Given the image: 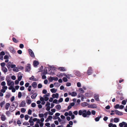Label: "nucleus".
<instances>
[{"label": "nucleus", "instance_id": "f257e3e1", "mask_svg": "<svg viewBox=\"0 0 127 127\" xmlns=\"http://www.w3.org/2000/svg\"><path fill=\"white\" fill-rule=\"evenodd\" d=\"M78 113L79 115H82L83 117L85 118L88 117V116L91 114V112L89 110L87 111L86 110H80L79 111Z\"/></svg>", "mask_w": 127, "mask_h": 127}, {"label": "nucleus", "instance_id": "f03ea898", "mask_svg": "<svg viewBox=\"0 0 127 127\" xmlns=\"http://www.w3.org/2000/svg\"><path fill=\"white\" fill-rule=\"evenodd\" d=\"M31 69V65L29 64H28L27 66L25 67V71L26 72H29Z\"/></svg>", "mask_w": 127, "mask_h": 127}, {"label": "nucleus", "instance_id": "7ed1b4c3", "mask_svg": "<svg viewBox=\"0 0 127 127\" xmlns=\"http://www.w3.org/2000/svg\"><path fill=\"white\" fill-rule=\"evenodd\" d=\"M28 51L30 56L32 58H34L35 55L32 50L31 49H29Z\"/></svg>", "mask_w": 127, "mask_h": 127}, {"label": "nucleus", "instance_id": "20e7f679", "mask_svg": "<svg viewBox=\"0 0 127 127\" xmlns=\"http://www.w3.org/2000/svg\"><path fill=\"white\" fill-rule=\"evenodd\" d=\"M58 78L57 77H50L49 78V81L50 82H52L53 80L55 81H57L58 80Z\"/></svg>", "mask_w": 127, "mask_h": 127}, {"label": "nucleus", "instance_id": "39448f33", "mask_svg": "<svg viewBox=\"0 0 127 127\" xmlns=\"http://www.w3.org/2000/svg\"><path fill=\"white\" fill-rule=\"evenodd\" d=\"M7 85L8 86L14 85V83L13 81H11L9 79L7 80Z\"/></svg>", "mask_w": 127, "mask_h": 127}, {"label": "nucleus", "instance_id": "423d86ee", "mask_svg": "<svg viewBox=\"0 0 127 127\" xmlns=\"http://www.w3.org/2000/svg\"><path fill=\"white\" fill-rule=\"evenodd\" d=\"M88 107L89 108H96L97 107V106L95 104H93L88 106Z\"/></svg>", "mask_w": 127, "mask_h": 127}, {"label": "nucleus", "instance_id": "0eeeda50", "mask_svg": "<svg viewBox=\"0 0 127 127\" xmlns=\"http://www.w3.org/2000/svg\"><path fill=\"white\" fill-rule=\"evenodd\" d=\"M9 50L10 51L13 53H14L15 52V51L14 48L12 47H10L9 48Z\"/></svg>", "mask_w": 127, "mask_h": 127}, {"label": "nucleus", "instance_id": "6e6552de", "mask_svg": "<svg viewBox=\"0 0 127 127\" xmlns=\"http://www.w3.org/2000/svg\"><path fill=\"white\" fill-rule=\"evenodd\" d=\"M18 103L17 102L15 101L13 102L12 103V104L11 105V106L14 107L16 108L18 106Z\"/></svg>", "mask_w": 127, "mask_h": 127}, {"label": "nucleus", "instance_id": "1a4fd4ad", "mask_svg": "<svg viewBox=\"0 0 127 127\" xmlns=\"http://www.w3.org/2000/svg\"><path fill=\"white\" fill-rule=\"evenodd\" d=\"M88 68L87 72V73L88 75H89L92 74V70L91 67H89Z\"/></svg>", "mask_w": 127, "mask_h": 127}, {"label": "nucleus", "instance_id": "9d476101", "mask_svg": "<svg viewBox=\"0 0 127 127\" xmlns=\"http://www.w3.org/2000/svg\"><path fill=\"white\" fill-rule=\"evenodd\" d=\"M26 104L25 102V100L22 101L21 102L19 105V106L20 107H24L25 106V105Z\"/></svg>", "mask_w": 127, "mask_h": 127}, {"label": "nucleus", "instance_id": "9b49d317", "mask_svg": "<svg viewBox=\"0 0 127 127\" xmlns=\"http://www.w3.org/2000/svg\"><path fill=\"white\" fill-rule=\"evenodd\" d=\"M115 112L116 114L118 115H123V114L121 112H120L117 110H115Z\"/></svg>", "mask_w": 127, "mask_h": 127}, {"label": "nucleus", "instance_id": "f8f14e48", "mask_svg": "<svg viewBox=\"0 0 127 127\" xmlns=\"http://www.w3.org/2000/svg\"><path fill=\"white\" fill-rule=\"evenodd\" d=\"M52 97L54 98H58L59 97V95L58 93L56 94H53L52 95Z\"/></svg>", "mask_w": 127, "mask_h": 127}, {"label": "nucleus", "instance_id": "ddd939ff", "mask_svg": "<svg viewBox=\"0 0 127 127\" xmlns=\"http://www.w3.org/2000/svg\"><path fill=\"white\" fill-rule=\"evenodd\" d=\"M1 119L2 121H4L6 120V118L4 115L2 114L1 115Z\"/></svg>", "mask_w": 127, "mask_h": 127}, {"label": "nucleus", "instance_id": "4468645a", "mask_svg": "<svg viewBox=\"0 0 127 127\" xmlns=\"http://www.w3.org/2000/svg\"><path fill=\"white\" fill-rule=\"evenodd\" d=\"M74 73L77 76H81V74L80 72L78 71H74Z\"/></svg>", "mask_w": 127, "mask_h": 127}, {"label": "nucleus", "instance_id": "2eb2a0df", "mask_svg": "<svg viewBox=\"0 0 127 127\" xmlns=\"http://www.w3.org/2000/svg\"><path fill=\"white\" fill-rule=\"evenodd\" d=\"M58 69L62 71H66V69L64 67H60L58 68Z\"/></svg>", "mask_w": 127, "mask_h": 127}, {"label": "nucleus", "instance_id": "dca6fc26", "mask_svg": "<svg viewBox=\"0 0 127 127\" xmlns=\"http://www.w3.org/2000/svg\"><path fill=\"white\" fill-rule=\"evenodd\" d=\"M99 96L98 95H94V98L95 100L97 101L99 100Z\"/></svg>", "mask_w": 127, "mask_h": 127}, {"label": "nucleus", "instance_id": "f3484780", "mask_svg": "<svg viewBox=\"0 0 127 127\" xmlns=\"http://www.w3.org/2000/svg\"><path fill=\"white\" fill-rule=\"evenodd\" d=\"M10 104L9 103H6L5 106V108L6 110H7L9 108L10 106Z\"/></svg>", "mask_w": 127, "mask_h": 127}, {"label": "nucleus", "instance_id": "a211bd4d", "mask_svg": "<svg viewBox=\"0 0 127 127\" xmlns=\"http://www.w3.org/2000/svg\"><path fill=\"white\" fill-rule=\"evenodd\" d=\"M39 64V62L37 61H35L33 62V65L35 67L37 66Z\"/></svg>", "mask_w": 127, "mask_h": 127}, {"label": "nucleus", "instance_id": "6ab92c4d", "mask_svg": "<svg viewBox=\"0 0 127 127\" xmlns=\"http://www.w3.org/2000/svg\"><path fill=\"white\" fill-rule=\"evenodd\" d=\"M29 79L30 80L34 81H36L37 80V79L36 78H35L34 76H32Z\"/></svg>", "mask_w": 127, "mask_h": 127}, {"label": "nucleus", "instance_id": "aec40b11", "mask_svg": "<svg viewBox=\"0 0 127 127\" xmlns=\"http://www.w3.org/2000/svg\"><path fill=\"white\" fill-rule=\"evenodd\" d=\"M32 85L33 87L35 88L37 87V83L36 82H34L32 84Z\"/></svg>", "mask_w": 127, "mask_h": 127}, {"label": "nucleus", "instance_id": "412c9836", "mask_svg": "<svg viewBox=\"0 0 127 127\" xmlns=\"http://www.w3.org/2000/svg\"><path fill=\"white\" fill-rule=\"evenodd\" d=\"M5 55V53L4 51H2L0 53V56H1L2 58H0V59L2 60L3 59V57L2 56L4 55Z\"/></svg>", "mask_w": 127, "mask_h": 127}, {"label": "nucleus", "instance_id": "4be33fe9", "mask_svg": "<svg viewBox=\"0 0 127 127\" xmlns=\"http://www.w3.org/2000/svg\"><path fill=\"white\" fill-rule=\"evenodd\" d=\"M89 104L86 102H83L81 104V105L83 107H85L88 106Z\"/></svg>", "mask_w": 127, "mask_h": 127}, {"label": "nucleus", "instance_id": "5701e85b", "mask_svg": "<svg viewBox=\"0 0 127 127\" xmlns=\"http://www.w3.org/2000/svg\"><path fill=\"white\" fill-rule=\"evenodd\" d=\"M101 117V115L98 116L97 117L95 118V120L96 122H98L99 120L100 119Z\"/></svg>", "mask_w": 127, "mask_h": 127}, {"label": "nucleus", "instance_id": "b1692460", "mask_svg": "<svg viewBox=\"0 0 127 127\" xmlns=\"http://www.w3.org/2000/svg\"><path fill=\"white\" fill-rule=\"evenodd\" d=\"M2 70L4 73L7 72V69L5 67H3L2 68Z\"/></svg>", "mask_w": 127, "mask_h": 127}, {"label": "nucleus", "instance_id": "393cba45", "mask_svg": "<svg viewBox=\"0 0 127 127\" xmlns=\"http://www.w3.org/2000/svg\"><path fill=\"white\" fill-rule=\"evenodd\" d=\"M37 95V93L33 94L31 96V97L32 99H34L36 98Z\"/></svg>", "mask_w": 127, "mask_h": 127}, {"label": "nucleus", "instance_id": "a878e982", "mask_svg": "<svg viewBox=\"0 0 127 127\" xmlns=\"http://www.w3.org/2000/svg\"><path fill=\"white\" fill-rule=\"evenodd\" d=\"M5 101H3L0 103V106L1 108H2L3 106L5 104Z\"/></svg>", "mask_w": 127, "mask_h": 127}, {"label": "nucleus", "instance_id": "bb28decb", "mask_svg": "<svg viewBox=\"0 0 127 127\" xmlns=\"http://www.w3.org/2000/svg\"><path fill=\"white\" fill-rule=\"evenodd\" d=\"M11 64L10 62H9L6 64V66L9 69L10 68L11 66Z\"/></svg>", "mask_w": 127, "mask_h": 127}, {"label": "nucleus", "instance_id": "cd10ccee", "mask_svg": "<svg viewBox=\"0 0 127 127\" xmlns=\"http://www.w3.org/2000/svg\"><path fill=\"white\" fill-rule=\"evenodd\" d=\"M85 95L87 97H90L92 96V95L90 93H86L85 94Z\"/></svg>", "mask_w": 127, "mask_h": 127}, {"label": "nucleus", "instance_id": "c85d7f7f", "mask_svg": "<svg viewBox=\"0 0 127 127\" xmlns=\"http://www.w3.org/2000/svg\"><path fill=\"white\" fill-rule=\"evenodd\" d=\"M57 89H55L54 88H52L50 90L51 91L52 93H56L57 91Z\"/></svg>", "mask_w": 127, "mask_h": 127}, {"label": "nucleus", "instance_id": "c756f323", "mask_svg": "<svg viewBox=\"0 0 127 127\" xmlns=\"http://www.w3.org/2000/svg\"><path fill=\"white\" fill-rule=\"evenodd\" d=\"M125 124V122H123L122 123H120L119 124V126L120 127H123Z\"/></svg>", "mask_w": 127, "mask_h": 127}, {"label": "nucleus", "instance_id": "7c9ffc66", "mask_svg": "<svg viewBox=\"0 0 127 127\" xmlns=\"http://www.w3.org/2000/svg\"><path fill=\"white\" fill-rule=\"evenodd\" d=\"M56 107L57 109L58 110H60L61 108V106L59 104H58L56 105Z\"/></svg>", "mask_w": 127, "mask_h": 127}, {"label": "nucleus", "instance_id": "2f4dec72", "mask_svg": "<svg viewBox=\"0 0 127 127\" xmlns=\"http://www.w3.org/2000/svg\"><path fill=\"white\" fill-rule=\"evenodd\" d=\"M16 109V108L15 107H12L11 106L10 109V111L11 112H12L15 110Z\"/></svg>", "mask_w": 127, "mask_h": 127}, {"label": "nucleus", "instance_id": "473e14b6", "mask_svg": "<svg viewBox=\"0 0 127 127\" xmlns=\"http://www.w3.org/2000/svg\"><path fill=\"white\" fill-rule=\"evenodd\" d=\"M114 121L115 123H117L119 121V119L117 118H115L114 119Z\"/></svg>", "mask_w": 127, "mask_h": 127}, {"label": "nucleus", "instance_id": "72a5a7b5", "mask_svg": "<svg viewBox=\"0 0 127 127\" xmlns=\"http://www.w3.org/2000/svg\"><path fill=\"white\" fill-rule=\"evenodd\" d=\"M13 71H14L18 72L19 71L18 68L17 67H15L13 68Z\"/></svg>", "mask_w": 127, "mask_h": 127}, {"label": "nucleus", "instance_id": "f704fd0d", "mask_svg": "<svg viewBox=\"0 0 127 127\" xmlns=\"http://www.w3.org/2000/svg\"><path fill=\"white\" fill-rule=\"evenodd\" d=\"M26 101L27 103L28 104H30L31 103V100H29V99H27L26 100Z\"/></svg>", "mask_w": 127, "mask_h": 127}, {"label": "nucleus", "instance_id": "c9c22d12", "mask_svg": "<svg viewBox=\"0 0 127 127\" xmlns=\"http://www.w3.org/2000/svg\"><path fill=\"white\" fill-rule=\"evenodd\" d=\"M79 91H80V92L82 93H84V90H83L82 88H80L79 89Z\"/></svg>", "mask_w": 127, "mask_h": 127}, {"label": "nucleus", "instance_id": "e433bc0d", "mask_svg": "<svg viewBox=\"0 0 127 127\" xmlns=\"http://www.w3.org/2000/svg\"><path fill=\"white\" fill-rule=\"evenodd\" d=\"M70 77H73V76L71 74H68L67 76H66V77L68 79H70Z\"/></svg>", "mask_w": 127, "mask_h": 127}, {"label": "nucleus", "instance_id": "4c0bfd02", "mask_svg": "<svg viewBox=\"0 0 127 127\" xmlns=\"http://www.w3.org/2000/svg\"><path fill=\"white\" fill-rule=\"evenodd\" d=\"M77 94L75 92H73L72 93V96H75L77 95Z\"/></svg>", "mask_w": 127, "mask_h": 127}, {"label": "nucleus", "instance_id": "58836bf2", "mask_svg": "<svg viewBox=\"0 0 127 127\" xmlns=\"http://www.w3.org/2000/svg\"><path fill=\"white\" fill-rule=\"evenodd\" d=\"M12 40L15 43H17L18 42V40H17L15 38L13 37Z\"/></svg>", "mask_w": 127, "mask_h": 127}, {"label": "nucleus", "instance_id": "ea45409f", "mask_svg": "<svg viewBox=\"0 0 127 127\" xmlns=\"http://www.w3.org/2000/svg\"><path fill=\"white\" fill-rule=\"evenodd\" d=\"M81 100L82 101H84V98H86L85 97V96L83 95H81Z\"/></svg>", "mask_w": 127, "mask_h": 127}, {"label": "nucleus", "instance_id": "a19ab883", "mask_svg": "<svg viewBox=\"0 0 127 127\" xmlns=\"http://www.w3.org/2000/svg\"><path fill=\"white\" fill-rule=\"evenodd\" d=\"M5 114L8 116H9L10 115V111H6L5 112Z\"/></svg>", "mask_w": 127, "mask_h": 127}, {"label": "nucleus", "instance_id": "79ce46f5", "mask_svg": "<svg viewBox=\"0 0 127 127\" xmlns=\"http://www.w3.org/2000/svg\"><path fill=\"white\" fill-rule=\"evenodd\" d=\"M22 93L21 92H19L18 94V96L19 98H21L22 96Z\"/></svg>", "mask_w": 127, "mask_h": 127}, {"label": "nucleus", "instance_id": "37998d69", "mask_svg": "<svg viewBox=\"0 0 127 127\" xmlns=\"http://www.w3.org/2000/svg\"><path fill=\"white\" fill-rule=\"evenodd\" d=\"M32 117L31 116L30 118V119L29 121V122L30 123H33V122L32 121Z\"/></svg>", "mask_w": 127, "mask_h": 127}, {"label": "nucleus", "instance_id": "c03bdc74", "mask_svg": "<svg viewBox=\"0 0 127 127\" xmlns=\"http://www.w3.org/2000/svg\"><path fill=\"white\" fill-rule=\"evenodd\" d=\"M26 109L24 108H22L21 109V112L23 113H24L26 111Z\"/></svg>", "mask_w": 127, "mask_h": 127}, {"label": "nucleus", "instance_id": "a18cd8bd", "mask_svg": "<svg viewBox=\"0 0 127 127\" xmlns=\"http://www.w3.org/2000/svg\"><path fill=\"white\" fill-rule=\"evenodd\" d=\"M119 104H117L114 106V108L116 109H118L119 108Z\"/></svg>", "mask_w": 127, "mask_h": 127}, {"label": "nucleus", "instance_id": "49530a36", "mask_svg": "<svg viewBox=\"0 0 127 127\" xmlns=\"http://www.w3.org/2000/svg\"><path fill=\"white\" fill-rule=\"evenodd\" d=\"M63 81L65 82H67L68 81L67 78L65 77H64L63 78Z\"/></svg>", "mask_w": 127, "mask_h": 127}, {"label": "nucleus", "instance_id": "de8ad7c7", "mask_svg": "<svg viewBox=\"0 0 127 127\" xmlns=\"http://www.w3.org/2000/svg\"><path fill=\"white\" fill-rule=\"evenodd\" d=\"M10 96V94L9 93H8L6 95V96H5V97L6 98H8Z\"/></svg>", "mask_w": 127, "mask_h": 127}, {"label": "nucleus", "instance_id": "09e8293b", "mask_svg": "<svg viewBox=\"0 0 127 127\" xmlns=\"http://www.w3.org/2000/svg\"><path fill=\"white\" fill-rule=\"evenodd\" d=\"M47 69H44V72H43V74L44 75H45L47 73Z\"/></svg>", "mask_w": 127, "mask_h": 127}, {"label": "nucleus", "instance_id": "8fccbe9b", "mask_svg": "<svg viewBox=\"0 0 127 127\" xmlns=\"http://www.w3.org/2000/svg\"><path fill=\"white\" fill-rule=\"evenodd\" d=\"M39 117L40 118H42L44 116V114H39L38 115Z\"/></svg>", "mask_w": 127, "mask_h": 127}, {"label": "nucleus", "instance_id": "3c124183", "mask_svg": "<svg viewBox=\"0 0 127 127\" xmlns=\"http://www.w3.org/2000/svg\"><path fill=\"white\" fill-rule=\"evenodd\" d=\"M29 124L28 122H25L23 123V125H24L28 126L29 125Z\"/></svg>", "mask_w": 127, "mask_h": 127}, {"label": "nucleus", "instance_id": "603ef678", "mask_svg": "<svg viewBox=\"0 0 127 127\" xmlns=\"http://www.w3.org/2000/svg\"><path fill=\"white\" fill-rule=\"evenodd\" d=\"M32 111L30 109H29L28 112V113L29 115H31L32 114Z\"/></svg>", "mask_w": 127, "mask_h": 127}, {"label": "nucleus", "instance_id": "864d4df0", "mask_svg": "<svg viewBox=\"0 0 127 127\" xmlns=\"http://www.w3.org/2000/svg\"><path fill=\"white\" fill-rule=\"evenodd\" d=\"M42 87V85L41 84H39L38 85V88L39 89L41 88Z\"/></svg>", "mask_w": 127, "mask_h": 127}, {"label": "nucleus", "instance_id": "5fc2aeb1", "mask_svg": "<svg viewBox=\"0 0 127 127\" xmlns=\"http://www.w3.org/2000/svg\"><path fill=\"white\" fill-rule=\"evenodd\" d=\"M31 105L32 107H34L36 106V104L35 103H32Z\"/></svg>", "mask_w": 127, "mask_h": 127}, {"label": "nucleus", "instance_id": "6e6d98bb", "mask_svg": "<svg viewBox=\"0 0 127 127\" xmlns=\"http://www.w3.org/2000/svg\"><path fill=\"white\" fill-rule=\"evenodd\" d=\"M29 117V116L28 115H26L25 116V119L26 120H27Z\"/></svg>", "mask_w": 127, "mask_h": 127}, {"label": "nucleus", "instance_id": "4d7b16f0", "mask_svg": "<svg viewBox=\"0 0 127 127\" xmlns=\"http://www.w3.org/2000/svg\"><path fill=\"white\" fill-rule=\"evenodd\" d=\"M18 80L19 81H20L21 80L22 77V76H20L19 77L18 76Z\"/></svg>", "mask_w": 127, "mask_h": 127}, {"label": "nucleus", "instance_id": "13d9d810", "mask_svg": "<svg viewBox=\"0 0 127 127\" xmlns=\"http://www.w3.org/2000/svg\"><path fill=\"white\" fill-rule=\"evenodd\" d=\"M5 84H6V83H5V82H4V81L2 82L1 84V86H5Z\"/></svg>", "mask_w": 127, "mask_h": 127}, {"label": "nucleus", "instance_id": "bf43d9fd", "mask_svg": "<svg viewBox=\"0 0 127 127\" xmlns=\"http://www.w3.org/2000/svg\"><path fill=\"white\" fill-rule=\"evenodd\" d=\"M126 101L125 100H123L122 102V104L124 105H125L126 104Z\"/></svg>", "mask_w": 127, "mask_h": 127}, {"label": "nucleus", "instance_id": "052dcab7", "mask_svg": "<svg viewBox=\"0 0 127 127\" xmlns=\"http://www.w3.org/2000/svg\"><path fill=\"white\" fill-rule=\"evenodd\" d=\"M19 47L21 48H23L24 47V45L23 44H20Z\"/></svg>", "mask_w": 127, "mask_h": 127}, {"label": "nucleus", "instance_id": "680f3d73", "mask_svg": "<svg viewBox=\"0 0 127 127\" xmlns=\"http://www.w3.org/2000/svg\"><path fill=\"white\" fill-rule=\"evenodd\" d=\"M15 99V97L14 96H12L10 99V101L11 102L13 101Z\"/></svg>", "mask_w": 127, "mask_h": 127}, {"label": "nucleus", "instance_id": "e2e57ef3", "mask_svg": "<svg viewBox=\"0 0 127 127\" xmlns=\"http://www.w3.org/2000/svg\"><path fill=\"white\" fill-rule=\"evenodd\" d=\"M0 65L2 67H3L5 65V63H1Z\"/></svg>", "mask_w": 127, "mask_h": 127}, {"label": "nucleus", "instance_id": "0e129e2a", "mask_svg": "<svg viewBox=\"0 0 127 127\" xmlns=\"http://www.w3.org/2000/svg\"><path fill=\"white\" fill-rule=\"evenodd\" d=\"M81 85V84L80 82H78L77 83V86L78 87H80Z\"/></svg>", "mask_w": 127, "mask_h": 127}, {"label": "nucleus", "instance_id": "69168bd1", "mask_svg": "<svg viewBox=\"0 0 127 127\" xmlns=\"http://www.w3.org/2000/svg\"><path fill=\"white\" fill-rule=\"evenodd\" d=\"M57 101L58 100L57 99H55L53 101V102L54 103L58 104V103H57Z\"/></svg>", "mask_w": 127, "mask_h": 127}, {"label": "nucleus", "instance_id": "338daca9", "mask_svg": "<svg viewBox=\"0 0 127 127\" xmlns=\"http://www.w3.org/2000/svg\"><path fill=\"white\" fill-rule=\"evenodd\" d=\"M29 84H30L29 83H28V82L27 83L25 84V86L26 87H27L29 86Z\"/></svg>", "mask_w": 127, "mask_h": 127}, {"label": "nucleus", "instance_id": "774afa93", "mask_svg": "<svg viewBox=\"0 0 127 127\" xmlns=\"http://www.w3.org/2000/svg\"><path fill=\"white\" fill-rule=\"evenodd\" d=\"M50 106H48L47 107L46 109V110L47 111H49L50 110Z\"/></svg>", "mask_w": 127, "mask_h": 127}]
</instances>
